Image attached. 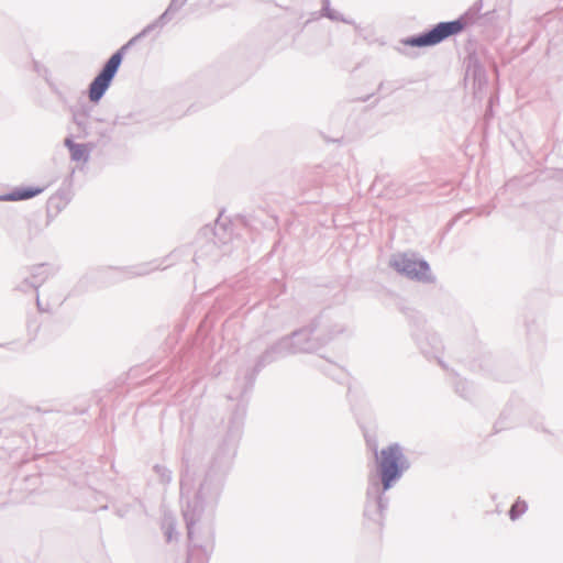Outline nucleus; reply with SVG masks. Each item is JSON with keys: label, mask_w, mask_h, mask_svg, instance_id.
I'll use <instances>...</instances> for the list:
<instances>
[{"label": "nucleus", "mask_w": 563, "mask_h": 563, "mask_svg": "<svg viewBox=\"0 0 563 563\" xmlns=\"http://www.w3.org/2000/svg\"><path fill=\"white\" fill-rule=\"evenodd\" d=\"M376 462L383 482L384 490L391 487V484L400 477L408 467L407 460L398 444H391L376 454Z\"/></svg>", "instance_id": "obj_1"}, {"label": "nucleus", "mask_w": 563, "mask_h": 563, "mask_svg": "<svg viewBox=\"0 0 563 563\" xmlns=\"http://www.w3.org/2000/svg\"><path fill=\"white\" fill-rule=\"evenodd\" d=\"M134 41L135 40L130 41L126 45L122 46L117 53H114L106 63L100 74L92 80L88 92L90 101L98 102L102 98L122 63L125 49L132 45Z\"/></svg>", "instance_id": "obj_2"}, {"label": "nucleus", "mask_w": 563, "mask_h": 563, "mask_svg": "<svg viewBox=\"0 0 563 563\" xmlns=\"http://www.w3.org/2000/svg\"><path fill=\"white\" fill-rule=\"evenodd\" d=\"M464 29V23L460 20L451 22H442L437 24L431 31L419 36L407 40V44L411 46H432L449 36L460 33Z\"/></svg>", "instance_id": "obj_3"}, {"label": "nucleus", "mask_w": 563, "mask_h": 563, "mask_svg": "<svg viewBox=\"0 0 563 563\" xmlns=\"http://www.w3.org/2000/svg\"><path fill=\"white\" fill-rule=\"evenodd\" d=\"M45 187L16 188L9 194L0 196V201H20L34 198L44 191Z\"/></svg>", "instance_id": "obj_4"}, {"label": "nucleus", "mask_w": 563, "mask_h": 563, "mask_svg": "<svg viewBox=\"0 0 563 563\" xmlns=\"http://www.w3.org/2000/svg\"><path fill=\"white\" fill-rule=\"evenodd\" d=\"M65 145L68 147L71 158L77 162H86L88 159V146L85 144H76L70 139L65 140Z\"/></svg>", "instance_id": "obj_5"}, {"label": "nucleus", "mask_w": 563, "mask_h": 563, "mask_svg": "<svg viewBox=\"0 0 563 563\" xmlns=\"http://www.w3.org/2000/svg\"><path fill=\"white\" fill-rule=\"evenodd\" d=\"M527 508H528V507H527L526 501H523V500H517V501L512 505V507H511V509H510V511H509L510 518H511L512 520L517 519L518 517H520L522 514H525V512H526Z\"/></svg>", "instance_id": "obj_6"}, {"label": "nucleus", "mask_w": 563, "mask_h": 563, "mask_svg": "<svg viewBox=\"0 0 563 563\" xmlns=\"http://www.w3.org/2000/svg\"><path fill=\"white\" fill-rule=\"evenodd\" d=\"M397 265L400 266L401 271H404L408 274H413L417 272L415 268L416 265H419L420 268H422V269H427V265L424 263L417 264V263L410 262V261H407V262L404 261L402 264H397Z\"/></svg>", "instance_id": "obj_7"}]
</instances>
